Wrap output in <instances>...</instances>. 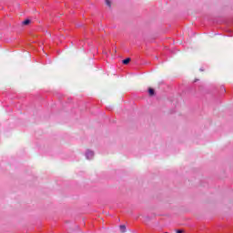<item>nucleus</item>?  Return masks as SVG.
I'll use <instances>...</instances> for the list:
<instances>
[{
	"mask_svg": "<svg viewBox=\"0 0 233 233\" xmlns=\"http://www.w3.org/2000/svg\"><path fill=\"white\" fill-rule=\"evenodd\" d=\"M198 81V79H196L195 81H194V83H196Z\"/></svg>",
	"mask_w": 233,
	"mask_h": 233,
	"instance_id": "nucleus-8",
	"label": "nucleus"
},
{
	"mask_svg": "<svg viewBox=\"0 0 233 233\" xmlns=\"http://www.w3.org/2000/svg\"><path fill=\"white\" fill-rule=\"evenodd\" d=\"M23 25H30V20L29 19H26L23 22Z\"/></svg>",
	"mask_w": 233,
	"mask_h": 233,
	"instance_id": "nucleus-4",
	"label": "nucleus"
},
{
	"mask_svg": "<svg viewBox=\"0 0 233 233\" xmlns=\"http://www.w3.org/2000/svg\"><path fill=\"white\" fill-rule=\"evenodd\" d=\"M148 94L149 96H154V89L152 87L148 88Z\"/></svg>",
	"mask_w": 233,
	"mask_h": 233,
	"instance_id": "nucleus-2",
	"label": "nucleus"
},
{
	"mask_svg": "<svg viewBox=\"0 0 233 233\" xmlns=\"http://www.w3.org/2000/svg\"><path fill=\"white\" fill-rule=\"evenodd\" d=\"M126 59H130V57H126Z\"/></svg>",
	"mask_w": 233,
	"mask_h": 233,
	"instance_id": "nucleus-7",
	"label": "nucleus"
},
{
	"mask_svg": "<svg viewBox=\"0 0 233 233\" xmlns=\"http://www.w3.org/2000/svg\"><path fill=\"white\" fill-rule=\"evenodd\" d=\"M130 63V59H124L122 60L123 65H128Z\"/></svg>",
	"mask_w": 233,
	"mask_h": 233,
	"instance_id": "nucleus-1",
	"label": "nucleus"
},
{
	"mask_svg": "<svg viewBox=\"0 0 233 233\" xmlns=\"http://www.w3.org/2000/svg\"><path fill=\"white\" fill-rule=\"evenodd\" d=\"M120 228H121L122 232H125V228H127V227L125 225H122V226H120Z\"/></svg>",
	"mask_w": 233,
	"mask_h": 233,
	"instance_id": "nucleus-5",
	"label": "nucleus"
},
{
	"mask_svg": "<svg viewBox=\"0 0 233 233\" xmlns=\"http://www.w3.org/2000/svg\"><path fill=\"white\" fill-rule=\"evenodd\" d=\"M106 5L107 6H109V8H110V6H112V4L110 3V0H106Z\"/></svg>",
	"mask_w": 233,
	"mask_h": 233,
	"instance_id": "nucleus-3",
	"label": "nucleus"
},
{
	"mask_svg": "<svg viewBox=\"0 0 233 233\" xmlns=\"http://www.w3.org/2000/svg\"><path fill=\"white\" fill-rule=\"evenodd\" d=\"M177 233H183V230L178 229V230H177Z\"/></svg>",
	"mask_w": 233,
	"mask_h": 233,
	"instance_id": "nucleus-6",
	"label": "nucleus"
},
{
	"mask_svg": "<svg viewBox=\"0 0 233 233\" xmlns=\"http://www.w3.org/2000/svg\"><path fill=\"white\" fill-rule=\"evenodd\" d=\"M25 57H30V56L28 55L27 56H25Z\"/></svg>",
	"mask_w": 233,
	"mask_h": 233,
	"instance_id": "nucleus-9",
	"label": "nucleus"
}]
</instances>
